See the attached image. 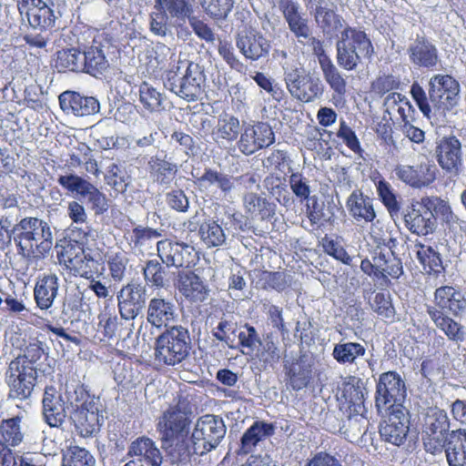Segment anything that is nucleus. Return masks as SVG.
<instances>
[{"label": "nucleus", "mask_w": 466, "mask_h": 466, "mask_svg": "<svg viewBox=\"0 0 466 466\" xmlns=\"http://www.w3.org/2000/svg\"><path fill=\"white\" fill-rule=\"evenodd\" d=\"M76 46L65 47L55 55V67L59 73H86L97 77L109 66L106 57L102 35L93 28L75 26L69 31Z\"/></svg>", "instance_id": "nucleus-1"}, {"label": "nucleus", "mask_w": 466, "mask_h": 466, "mask_svg": "<svg viewBox=\"0 0 466 466\" xmlns=\"http://www.w3.org/2000/svg\"><path fill=\"white\" fill-rule=\"evenodd\" d=\"M410 95L422 115L431 118L435 115L445 116L456 108L461 100V85L449 74L433 75L428 83V96L417 82L410 86Z\"/></svg>", "instance_id": "nucleus-2"}, {"label": "nucleus", "mask_w": 466, "mask_h": 466, "mask_svg": "<svg viewBox=\"0 0 466 466\" xmlns=\"http://www.w3.org/2000/svg\"><path fill=\"white\" fill-rule=\"evenodd\" d=\"M12 232L19 254L29 260L44 258L53 246L49 225L38 218H22L14 226Z\"/></svg>", "instance_id": "nucleus-3"}, {"label": "nucleus", "mask_w": 466, "mask_h": 466, "mask_svg": "<svg viewBox=\"0 0 466 466\" xmlns=\"http://www.w3.org/2000/svg\"><path fill=\"white\" fill-rule=\"evenodd\" d=\"M70 403L73 408L70 419L77 433L85 438L96 435L104 422L98 400L83 386H78Z\"/></svg>", "instance_id": "nucleus-4"}, {"label": "nucleus", "mask_w": 466, "mask_h": 466, "mask_svg": "<svg viewBox=\"0 0 466 466\" xmlns=\"http://www.w3.org/2000/svg\"><path fill=\"white\" fill-rule=\"evenodd\" d=\"M337 63L347 71L357 68L361 58H370L374 48L367 34L356 27L346 26L337 42Z\"/></svg>", "instance_id": "nucleus-5"}, {"label": "nucleus", "mask_w": 466, "mask_h": 466, "mask_svg": "<svg viewBox=\"0 0 466 466\" xmlns=\"http://www.w3.org/2000/svg\"><path fill=\"white\" fill-rule=\"evenodd\" d=\"M191 342L187 329L174 326L160 334L155 342V360L162 366H175L189 354Z\"/></svg>", "instance_id": "nucleus-6"}, {"label": "nucleus", "mask_w": 466, "mask_h": 466, "mask_svg": "<svg viewBox=\"0 0 466 466\" xmlns=\"http://www.w3.org/2000/svg\"><path fill=\"white\" fill-rule=\"evenodd\" d=\"M450 420L444 410L430 409L422 425V444L424 450L432 455L441 454L451 439Z\"/></svg>", "instance_id": "nucleus-7"}, {"label": "nucleus", "mask_w": 466, "mask_h": 466, "mask_svg": "<svg viewBox=\"0 0 466 466\" xmlns=\"http://www.w3.org/2000/svg\"><path fill=\"white\" fill-rule=\"evenodd\" d=\"M37 369L22 359H14L5 371V380L8 386L11 399L25 400L28 399L37 382Z\"/></svg>", "instance_id": "nucleus-8"}, {"label": "nucleus", "mask_w": 466, "mask_h": 466, "mask_svg": "<svg viewBox=\"0 0 466 466\" xmlns=\"http://www.w3.org/2000/svg\"><path fill=\"white\" fill-rule=\"evenodd\" d=\"M191 411L185 400H179L176 404L170 405L159 418L157 431L161 441H173L182 437H187L191 424Z\"/></svg>", "instance_id": "nucleus-9"}, {"label": "nucleus", "mask_w": 466, "mask_h": 466, "mask_svg": "<svg viewBox=\"0 0 466 466\" xmlns=\"http://www.w3.org/2000/svg\"><path fill=\"white\" fill-rule=\"evenodd\" d=\"M226 431L220 417L213 414L199 417L191 436L195 454L203 455L215 449L224 438Z\"/></svg>", "instance_id": "nucleus-10"}, {"label": "nucleus", "mask_w": 466, "mask_h": 466, "mask_svg": "<svg viewBox=\"0 0 466 466\" xmlns=\"http://www.w3.org/2000/svg\"><path fill=\"white\" fill-rule=\"evenodd\" d=\"M393 171L400 181L415 189L432 187L440 176L437 165L427 156H422L413 165L398 164Z\"/></svg>", "instance_id": "nucleus-11"}, {"label": "nucleus", "mask_w": 466, "mask_h": 466, "mask_svg": "<svg viewBox=\"0 0 466 466\" xmlns=\"http://www.w3.org/2000/svg\"><path fill=\"white\" fill-rule=\"evenodd\" d=\"M406 395L405 382L398 372L387 371L380 375L375 392V406L380 412L403 408Z\"/></svg>", "instance_id": "nucleus-12"}, {"label": "nucleus", "mask_w": 466, "mask_h": 466, "mask_svg": "<svg viewBox=\"0 0 466 466\" xmlns=\"http://www.w3.org/2000/svg\"><path fill=\"white\" fill-rule=\"evenodd\" d=\"M16 7L21 20L34 30L44 32L56 25L55 11L44 0H17Z\"/></svg>", "instance_id": "nucleus-13"}, {"label": "nucleus", "mask_w": 466, "mask_h": 466, "mask_svg": "<svg viewBox=\"0 0 466 466\" xmlns=\"http://www.w3.org/2000/svg\"><path fill=\"white\" fill-rule=\"evenodd\" d=\"M361 380L356 376H349L341 385L340 411L348 420L365 418L364 393Z\"/></svg>", "instance_id": "nucleus-14"}, {"label": "nucleus", "mask_w": 466, "mask_h": 466, "mask_svg": "<svg viewBox=\"0 0 466 466\" xmlns=\"http://www.w3.org/2000/svg\"><path fill=\"white\" fill-rule=\"evenodd\" d=\"M435 157L443 171L458 176L463 167L461 141L454 135L442 137L436 142Z\"/></svg>", "instance_id": "nucleus-15"}, {"label": "nucleus", "mask_w": 466, "mask_h": 466, "mask_svg": "<svg viewBox=\"0 0 466 466\" xmlns=\"http://www.w3.org/2000/svg\"><path fill=\"white\" fill-rule=\"evenodd\" d=\"M274 141L275 135L271 127L268 123L257 122L244 127L238 141V147L242 154L250 156L269 147Z\"/></svg>", "instance_id": "nucleus-16"}, {"label": "nucleus", "mask_w": 466, "mask_h": 466, "mask_svg": "<svg viewBox=\"0 0 466 466\" xmlns=\"http://www.w3.org/2000/svg\"><path fill=\"white\" fill-rule=\"evenodd\" d=\"M387 420L380 427V434L385 441L396 446L407 439L410 420L409 411L403 408L389 409Z\"/></svg>", "instance_id": "nucleus-17"}, {"label": "nucleus", "mask_w": 466, "mask_h": 466, "mask_svg": "<svg viewBox=\"0 0 466 466\" xmlns=\"http://www.w3.org/2000/svg\"><path fill=\"white\" fill-rule=\"evenodd\" d=\"M403 221L406 228L419 237L431 235L436 228L434 213L425 207L422 203V198L407 207L403 215Z\"/></svg>", "instance_id": "nucleus-18"}, {"label": "nucleus", "mask_w": 466, "mask_h": 466, "mask_svg": "<svg viewBox=\"0 0 466 466\" xmlns=\"http://www.w3.org/2000/svg\"><path fill=\"white\" fill-rule=\"evenodd\" d=\"M147 290L138 283L130 282L123 286L116 294L117 308L122 319H135L146 304Z\"/></svg>", "instance_id": "nucleus-19"}, {"label": "nucleus", "mask_w": 466, "mask_h": 466, "mask_svg": "<svg viewBox=\"0 0 466 466\" xmlns=\"http://www.w3.org/2000/svg\"><path fill=\"white\" fill-rule=\"evenodd\" d=\"M157 255L167 267L189 268L194 264L195 248L184 242L165 238L157 243Z\"/></svg>", "instance_id": "nucleus-20"}, {"label": "nucleus", "mask_w": 466, "mask_h": 466, "mask_svg": "<svg viewBox=\"0 0 466 466\" xmlns=\"http://www.w3.org/2000/svg\"><path fill=\"white\" fill-rule=\"evenodd\" d=\"M298 216L301 218V227L310 231L324 229L335 223V216L326 213L324 203L317 196L300 206Z\"/></svg>", "instance_id": "nucleus-21"}, {"label": "nucleus", "mask_w": 466, "mask_h": 466, "mask_svg": "<svg viewBox=\"0 0 466 466\" xmlns=\"http://www.w3.org/2000/svg\"><path fill=\"white\" fill-rule=\"evenodd\" d=\"M176 288L184 299L191 305L199 306L209 296L208 284L192 270L178 272Z\"/></svg>", "instance_id": "nucleus-22"}, {"label": "nucleus", "mask_w": 466, "mask_h": 466, "mask_svg": "<svg viewBox=\"0 0 466 466\" xmlns=\"http://www.w3.org/2000/svg\"><path fill=\"white\" fill-rule=\"evenodd\" d=\"M309 40L311 41L313 53L318 58L326 82L339 97L345 96L347 93L346 79L326 54L322 42L315 37H310Z\"/></svg>", "instance_id": "nucleus-23"}, {"label": "nucleus", "mask_w": 466, "mask_h": 466, "mask_svg": "<svg viewBox=\"0 0 466 466\" xmlns=\"http://www.w3.org/2000/svg\"><path fill=\"white\" fill-rule=\"evenodd\" d=\"M407 54L411 64L418 67L433 69L440 63L436 46L425 35H417L410 44Z\"/></svg>", "instance_id": "nucleus-24"}, {"label": "nucleus", "mask_w": 466, "mask_h": 466, "mask_svg": "<svg viewBox=\"0 0 466 466\" xmlns=\"http://www.w3.org/2000/svg\"><path fill=\"white\" fill-rule=\"evenodd\" d=\"M64 113L76 116H87L99 111V102L93 96H86L78 92L66 90L58 96Z\"/></svg>", "instance_id": "nucleus-25"}, {"label": "nucleus", "mask_w": 466, "mask_h": 466, "mask_svg": "<svg viewBox=\"0 0 466 466\" xmlns=\"http://www.w3.org/2000/svg\"><path fill=\"white\" fill-rule=\"evenodd\" d=\"M127 454L134 459L124 466H161L162 463L160 451L147 437H139L132 441Z\"/></svg>", "instance_id": "nucleus-26"}, {"label": "nucleus", "mask_w": 466, "mask_h": 466, "mask_svg": "<svg viewBox=\"0 0 466 466\" xmlns=\"http://www.w3.org/2000/svg\"><path fill=\"white\" fill-rule=\"evenodd\" d=\"M205 79L200 66L189 61L176 95L189 102L198 100L203 92Z\"/></svg>", "instance_id": "nucleus-27"}, {"label": "nucleus", "mask_w": 466, "mask_h": 466, "mask_svg": "<svg viewBox=\"0 0 466 466\" xmlns=\"http://www.w3.org/2000/svg\"><path fill=\"white\" fill-rule=\"evenodd\" d=\"M372 258L377 263V279L387 281L389 279H398L403 275L402 261L394 250H386L377 246Z\"/></svg>", "instance_id": "nucleus-28"}, {"label": "nucleus", "mask_w": 466, "mask_h": 466, "mask_svg": "<svg viewBox=\"0 0 466 466\" xmlns=\"http://www.w3.org/2000/svg\"><path fill=\"white\" fill-rule=\"evenodd\" d=\"M236 46L247 59L253 61L268 56L271 47L270 42L256 31L238 35L236 38Z\"/></svg>", "instance_id": "nucleus-29"}, {"label": "nucleus", "mask_w": 466, "mask_h": 466, "mask_svg": "<svg viewBox=\"0 0 466 466\" xmlns=\"http://www.w3.org/2000/svg\"><path fill=\"white\" fill-rule=\"evenodd\" d=\"M43 415L50 427L58 428L65 422L66 413L62 395L53 386L45 389L43 400Z\"/></svg>", "instance_id": "nucleus-30"}, {"label": "nucleus", "mask_w": 466, "mask_h": 466, "mask_svg": "<svg viewBox=\"0 0 466 466\" xmlns=\"http://www.w3.org/2000/svg\"><path fill=\"white\" fill-rule=\"evenodd\" d=\"M59 282L56 273H44L38 276L34 287V299L41 310H48L58 294Z\"/></svg>", "instance_id": "nucleus-31"}, {"label": "nucleus", "mask_w": 466, "mask_h": 466, "mask_svg": "<svg viewBox=\"0 0 466 466\" xmlns=\"http://www.w3.org/2000/svg\"><path fill=\"white\" fill-rule=\"evenodd\" d=\"M275 426L271 422L255 420L243 433L240 439L238 455H247L253 451L254 448L267 438L273 436Z\"/></svg>", "instance_id": "nucleus-32"}, {"label": "nucleus", "mask_w": 466, "mask_h": 466, "mask_svg": "<svg viewBox=\"0 0 466 466\" xmlns=\"http://www.w3.org/2000/svg\"><path fill=\"white\" fill-rule=\"evenodd\" d=\"M24 416L19 413L0 420V444L11 449L21 446L25 439Z\"/></svg>", "instance_id": "nucleus-33"}, {"label": "nucleus", "mask_w": 466, "mask_h": 466, "mask_svg": "<svg viewBox=\"0 0 466 466\" xmlns=\"http://www.w3.org/2000/svg\"><path fill=\"white\" fill-rule=\"evenodd\" d=\"M176 318V306L168 299L152 298L147 307V321L156 328L167 327Z\"/></svg>", "instance_id": "nucleus-34"}, {"label": "nucleus", "mask_w": 466, "mask_h": 466, "mask_svg": "<svg viewBox=\"0 0 466 466\" xmlns=\"http://www.w3.org/2000/svg\"><path fill=\"white\" fill-rule=\"evenodd\" d=\"M434 302L439 310L459 315L466 308L464 295L451 286H441L434 292Z\"/></svg>", "instance_id": "nucleus-35"}, {"label": "nucleus", "mask_w": 466, "mask_h": 466, "mask_svg": "<svg viewBox=\"0 0 466 466\" xmlns=\"http://www.w3.org/2000/svg\"><path fill=\"white\" fill-rule=\"evenodd\" d=\"M149 176L154 183L169 187L177 177L178 168L167 156H153L147 163Z\"/></svg>", "instance_id": "nucleus-36"}, {"label": "nucleus", "mask_w": 466, "mask_h": 466, "mask_svg": "<svg viewBox=\"0 0 466 466\" xmlns=\"http://www.w3.org/2000/svg\"><path fill=\"white\" fill-rule=\"evenodd\" d=\"M346 206L350 214L358 221L370 223L376 218L372 199L360 190H354L350 195Z\"/></svg>", "instance_id": "nucleus-37"}, {"label": "nucleus", "mask_w": 466, "mask_h": 466, "mask_svg": "<svg viewBox=\"0 0 466 466\" xmlns=\"http://www.w3.org/2000/svg\"><path fill=\"white\" fill-rule=\"evenodd\" d=\"M240 133L239 119L232 114L222 112L212 129V137L218 143H232Z\"/></svg>", "instance_id": "nucleus-38"}, {"label": "nucleus", "mask_w": 466, "mask_h": 466, "mask_svg": "<svg viewBox=\"0 0 466 466\" xmlns=\"http://www.w3.org/2000/svg\"><path fill=\"white\" fill-rule=\"evenodd\" d=\"M416 258L422 268L428 275L439 277L443 275L445 268L442 263L441 254L436 251L431 246H427L420 241H416L415 244Z\"/></svg>", "instance_id": "nucleus-39"}, {"label": "nucleus", "mask_w": 466, "mask_h": 466, "mask_svg": "<svg viewBox=\"0 0 466 466\" xmlns=\"http://www.w3.org/2000/svg\"><path fill=\"white\" fill-rule=\"evenodd\" d=\"M449 466H466V430L451 431V439L444 450Z\"/></svg>", "instance_id": "nucleus-40"}, {"label": "nucleus", "mask_w": 466, "mask_h": 466, "mask_svg": "<svg viewBox=\"0 0 466 466\" xmlns=\"http://www.w3.org/2000/svg\"><path fill=\"white\" fill-rule=\"evenodd\" d=\"M243 204L252 219L268 220L275 214V205L257 193H247Z\"/></svg>", "instance_id": "nucleus-41"}, {"label": "nucleus", "mask_w": 466, "mask_h": 466, "mask_svg": "<svg viewBox=\"0 0 466 466\" xmlns=\"http://www.w3.org/2000/svg\"><path fill=\"white\" fill-rule=\"evenodd\" d=\"M114 380L119 388L126 390L136 389L143 379L142 373L134 367L132 361L129 360H123L122 362H117L113 369Z\"/></svg>", "instance_id": "nucleus-42"}, {"label": "nucleus", "mask_w": 466, "mask_h": 466, "mask_svg": "<svg viewBox=\"0 0 466 466\" xmlns=\"http://www.w3.org/2000/svg\"><path fill=\"white\" fill-rule=\"evenodd\" d=\"M60 263H64L68 268L74 270L76 274L82 278L89 279L92 278V272L86 269L77 268L79 262H83L84 259L92 260L90 255L84 254V248L82 245H73L71 243L63 247L61 252L57 254Z\"/></svg>", "instance_id": "nucleus-43"}, {"label": "nucleus", "mask_w": 466, "mask_h": 466, "mask_svg": "<svg viewBox=\"0 0 466 466\" xmlns=\"http://www.w3.org/2000/svg\"><path fill=\"white\" fill-rule=\"evenodd\" d=\"M161 236L162 230L149 227H143L141 225L127 230L124 234L127 243L134 252H141L142 249L148 246L152 240L157 239Z\"/></svg>", "instance_id": "nucleus-44"}, {"label": "nucleus", "mask_w": 466, "mask_h": 466, "mask_svg": "<svg viewBox=\"0 0 466 466\" xmlns=\"http://www.w3.org/2000/svg\"><path fill=\"white\" fill-rule=\"evenodd\" d=\"M427 313L436 327L443 331L449 339L453 341L463 340L464 332L461 324L433 306L428 307Z\"/></svg>", "instance_id": "nucleus-45"}, {"label": "nucleus", "mask_w": 466, "mask_h": 466, "mask_svg": "<svg viewBox=\"0 0 466 466\" xmlns=\"http://www.w3.org/2000/svg\"><path fill=\"white\" fill-rule=\"evenodd\" d=\"M366 348L359 342H339L334 345L332 356L334 360L342 365H353L357 360L364 357Z\"/></svg>", "instance_id": "nucleus-46"}, {"label": "nucleus", "mask_w": 466, "mask_h": 466, "mask_svg": "<svg viewBox=\"0 0 466 466\" xmlns=\"http://www.w3.org/2000/svg\"><path fill=\"white\" fill-rule=\"evenodd\" d=\"M295 96L302 102H310L322 94V86L319 79L309 75L298 76L293 79Z\"/></svg>", "instance_id": "nucleus-47"}, {"label": "nucleus", "mask_w": 466, "mask_h": 466, "mask_svg": "<svg viewBox=\"0 0 466 466\" xmlns=\"http://www.w3.org/2000/svg\"><path fill=\"white\" fill-rule=\"evenodd\" d=\"M139 101L143 107L150 113L165 110V96L146 81L139 86Z\"/></svg>", "instance_id": "nucleus-48"}, {"label": "nucleus", "mask_w": 466, "mask_h": 466, "mask_svg": "<svg viewBox=\"0 0 466 466\" xmlns=\"http://www.w3.org/2000/svg\"><path fill=\"white\" fill-rule=\"evenodd\" d=\"M154 8H161L170 17L184 22L194 13L190 0H156Z\"/></svg>", "instance_id": "nucleus-49"}, {"label": "nucleus", "mask_w": 466, "mask_h": 466, "mask_svg": "<svg viewBox=\"0 0 466 466\" xmlns=\"http://www.w3.org/2000/svg\"><path fill=\"white\" fill-rule=\"evenodd\" d=\"M400 81L397 77L392 75H382L377 76L371 83L370 91L371 94L382 97L386 94L390 93L387 96V101L393 99L396 102V97L400 100L401 94L392 92L400 88Z\"/></svg>", "instance_id": "nucleus-50"}, {"label": "nucleus", "mask_w": 466, "mask_h": 466, "mask_svg": "<svg viewBox=\"0 0 466 466\" xmlns=\"http://www.w3.org/2000/svg\"><path fill=\"white\" fill-rule=\"evenodd\" d=\"M199 237L208 248L219 247L226 241V235L222 227L212 218L206 219L201 223Z\"/></svg>", "instance_id": "nucleus-51"}, {"label": "nucleus", "mask_w": 466, "mask_h": 466, "mask_svg": "<svg viewBox=\"0 0 466 466\" xmlns=\"http://www.w3.org/2000/svg\"><path fill=\"white\" fill-rule=\"evenodd\" d=\"M162 447L167 451L173 462L187 463L190 461L194 452L193 447L188 444L187 437H182L176 441H162Z\"/></svg>", "instance_id": "nucleus-52"}, {"label": "nucleus", "mask_w": 466, "mask_h": 466, "mask_svg": "<svg viewBox=\"0 0 466 466\" xmlns=\"http://www.w3.org/2000/svg\"><path fill=\"white\" fill-rule=\"evenodd\" d=\"M315 19L323 32L327 35H334L343 26L342 17L333 10L322 6H316Z\"/></svg>", "instance_id": "nucleus-53"}, {"label": "nucleus", "mask_w": 466, "mask_h": 466, "mask_svg": "<svg viewBox=\"0 0 466 466\" xmlns=\"http://www.w3.org/2000/svg\"><path fill=\"white\" fill-rule=\"evenodd\" d=\"M129 261L127 253L124 250H120L107 256L106 266L108 268V275L114 282L119 283L124 280L127 272Z\"/></svg>", "instance_id": "nucleus-54"}, {"label": "nucleus", "mask_w": 466, "mask_h": 466, "mask_svg": "<svg viewBox=\"0 0 466 466\" xmlns=\"http://www.w3.org/2000/svg\"><path fill=\"white\" fill-rule=\"evenodd\" d=\"M57 182L67 192L82 198H86L95 187L88 180L74 174L59 176Z\"/></svg>", "instance_id": "nucleus-55"}, {"label": "nucleus", "mask_w": 466, "mask_h": 466, "mask_svg": "<svg viewBox=\"0 0 466 466\" xmlns=\"http://www.w3.org/2000/svg\"><path fill=\"white\" fill-rule=\"evenodd\" d=\"M200 185L210 187L217 185L225 194L229 193L234 187V177L212 168H205L204 173L198 177Z\"/></svg>", "instance_id": "nucleus-56"}, {"label": "nucleus", "mask_w": 466, "mask_h": 466, "mask_svg": "<svg viewBox=\"0 0 466 466\" xmlns=\"http://www.w3.org/2000/svg\"><path fill=\"white\" fill-rule=\"evenodd\" d=\"M315 372L313 362L306 356L300 358L297 363H293V390L306 388L313 380Z\"/></svg>", "instance_id": "nucleus-57"}, {"label": "nucleus", "mask_w": 466, "mask_h": 466, "mask_svg": "<svg viewBox=\"0 0 466 466\" xmlns=\"http://www.w3.org/2000/svg\"><path fill=\"white\" fill-rule=\"evenodd\" d=\"M203 12L214 20H225L234 6V0H198Z\"/></svg>", "instance_id": "nucleus-58"}, {"label": "nucleus", "mask_w": 466, "mask_h": 466, "mask_svg": "<svg viewBox=\"0 0 466 466\" xmlns=\"http://www.w3.org/2000/svg\"><path fill=\"white\" fill-rule=\"evenodd\" d=\"M376 189L380 200L386 208L391 217L398 215L400 211V203L397 199L390 184L381 178L376 183Z\"/></svg>", "instance_id": "nucleus-59"}, {"label": "nucleus", "mask_w": 466, "mask_h": 466, "mask_svg": "<svg viewBox=\"0 0 466 466\" xmlns=\"http://www.w3.org/2000/svg\"><path fill=\"white\" fill-rule=\"evenodd\" d=\"M422 203L429 208L441 216L447 223L461 222L452 212L451 207L447 200L436 196L422 197Z\"/></svg>", "instance_id": "nucleus-60"}, {"label": "nucleus", "mask_w": 466, "mask_h": 466, "mask_svg": "<svg viewBox=\"0 0 466 466\" xmlns=\"http://www.w3.org/2000/svg\"><path fill=\"white\" fill-rule=\"evenodd\" d=\"M255 283L258 289L276 290L283 289L286 285L283 273L268 270H257L255 272Z\"/></svg>", "instance_id": "nucleus-61"}, {"label": "nucleus", "mask_w": 466, "mask_h": 466, "mask_svg": "<svg viewBox=\"0 0 466 466\" xmlns=\"http://www.w3.org/2000/svg\"><path fill=\"white\" fill-rule=\"evenodd\" d=\"M96 459L85 448L72 446L68 449L67 454L64 456L62 466H95Z\"/></svg>", "instance_id": "nucleus-62"}, {"label": "nucleus", "mask_w": 466, "mask_h": 466, "mask_svg": "<svg viewBox=\"0 0 466 466\" xmlns=\"http://www.w3.org/2000/svg\"><path fill=\"white\" fill-rule=\"evenodd\" d=\"M218 52L225 63L238 73H245L247 66L237 56L233 45L227 40H219Z\"/></svg>", "instance_id": "nucleus-63"}, {"label": "nucleus", "mask_w": 466, "mask_h": 466, "mask_svg": "<svg viewBox=\"0 0 466 466\" xmlns=\"http://www.w3.org/2000/svg\"><path fill=\"white\" fill-rule=\"evenodd\" d=\"M143 275L147 283L152 287L163 288L165 286L166 272L162 265L157 259L147 261L143 268Z\"/></svg>", "instance_id": "nucleus-64"}]
</instances>
